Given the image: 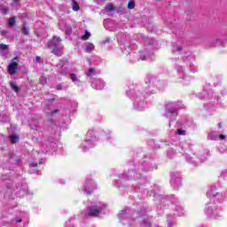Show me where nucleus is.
I'll list each match as a JSON object with an SVG mask.
<instances>
[{
  "instance_id": "2",
  "label": "nucleus",
  "mask_w": 227,
  "mask_h": 227,
  "mask_svg": "<svg viewBox=\"0 0 227 227\" xmlns=\"http://www.w3.org/2000/svg\"><path fill=\"white\" fill-rule=\"evenodd\" d=\"M48 48L51 49V52L55 54V56H61V50L63 49L61 38L54 36L53 39L48 43Z\"/></svg>"
},
{
  "instance_id": "42",
  "label": "nucleus",
  "mask_w": 227,
  "mask_h": 227,
  "mask_svg": "<svg viewBox=\"0 0 227 227\" xmlns=\"http://www.w3.org/2000/svg\"><path fill=\"white\" fill-rule=\"evenodd\" d=\"M35 59H36V61H39L40 57H36Z\"/></svg>"
},
{
  "instance_id": "19",
  "label": "nucleus",
  "mask_w": 227,
  "mask_h": 227,
  "mask_svg": "<svg viewBox=\"0 0 227 227\" xmlns=\"http://www.w3.org/2000/svg\"><path fill=\"white\" fill-rule=\"evenodd\" d=\"M11 143H19V136L16 134H12L10 136Z\"/></svg>"
},
{
  "instance_id": "5",
  "label": "nucleus",
  "mask_w": 227,
  "mask_h": 227,
  "mask_svg": "<svg viewBox=\"0 0 227 227\" xmlns=\"http://www.w3.org/2000/svg\"><path fill=\"white\" fill-rule=\"evenodd\" d=\"M118 217L124 227H132V220L129 217V215H127V211L121 210Z\"/></svg>"
},
{
  "instance_id": "35",
  "label": "nucleus",
  "mask_w": 227,
  "mask_h": 227,
  "mask_svg": "<svg viewBox=\"0 0 227 227\" xmlns=\"http://www.w3.org/2000/svg\"><path fill=\"white\" fill-rule=\"evenodd\" d=\"M36 166H38V163H36V162H33V163L29 164L30 168H36Z\"/></svg>"
},
{
  "instance_id": "31",
  "label": "nucleus",
  "mask_w": 227,
  "mask_h": 227,
  "mask_svg": "<svg viewBox=\"0 0 227 227\" xmlns=\"http://www.w3.org/2000/svg\"><path fill=\"white\" fill-rule=\"evenodd\" d=\"M0 11H1L3 13L6 14V13H8V7H6V6H2V7H0Z\"/></svg>"
},
{
  "instance_id": "27",
  "label": "nucleus",
  "mask_w": 227,
  "mask_h": 227,
  "mask_svg": "<svg viewBox=\"0 0 227 227\" xmlns=\"http://www.w3.org/2000/svg\"><path fill=\"white\" fill-rule=\"evenodd\" d=\"M15 20H16L15 17H12V18H11V19L9 20V26H10L11 27H13V26H15Z\"/></svg>"
},
{
  "instance_id": "28",
  "label": "nucleus",
  "mask_w": 227,
  "mask_h": 227,
  "mask_svg": "<svg viewBox=\"0 0 227 227\" xmlns=\"http://www.w3.org/2000/svg\"><path fill=\"white\" fill-rule=\"evenodd\" d=\"M88 77H93L95 75V70L93 68H90L87 73Z\"/></svg>"
},
{
  "instance_id": "39",
  "label": "nucleus",
  "mask_w": 227,
  "mask_h": 227,
  "mask_svg": "<svg viewBox=\"0 0 227 227\" xmlns=\"http://www.w3.org/2000/svg\"><path fill=\"white\" fill-rule=\"evenodd\" d=\"M58 90H63V87L61 86V85H59V86H57V88H56Z\"/></svg>"
},
{
  "instance_id": "26",
  "label": "nucleus",
  "mask_w": 227,
  "mask_h": 227,
  "mask_svg": "<svg viewBox=\"0 0 227 227\" xmlns=\"http://www.w3.org/2000/svg\"><path fill=\"white\" fill-rule=\"evenodd\" d=\"M71 80L73 82H80L79 78H77V74H71Z\"/></svg>"
},
{
  "instance_id": "30",
  "label": "nucleus",
  "mask_w": 227,
  "mask_h": 227,
  "mask_svg": "<svg viewBox=\"0 0 227 227\" xmlns=\"http://www.w3.org/2000/svg\"><path fill=\"white\" fill-rule=\"evenodd\" d=\"M176 134H178V136H185L186 132L184 129H177Z\"/></svg>"
},
{
  "instance_id": "13",
  "label": "nucleus",
  "mask_w": 227,
  "mask_h": 227,
  "mask_svg": "<svg viewBox=\"0 0 227 227\" xmlns=\"http://www.w3.org/2000/svg\"><path fill=\"white\" fill-rule=\"evenodd\" d=\"M134 109H136L137 111H145V102L138 101L135 104Z\"/></svg>"
},
{
  "instance_id": "33",
  "label": "nucleus",
  "mask_w": 227,
  "mask_h": 227,
  "mask_svg": "<svg viewBox=\"0 0 227 227\" xmlns=\"http://www.w3.org/2000/svg\"><path fill=\"white\" fill-rule=\"evenodd\" d=\"M8 49V46L6 44L1 43L0 44V51H6Z\"/></svg>"
},
{
  "instance_id": "29",
  "label": "nucleus",
  "mask_w": 227,
  "mask_h": 227,
  "mask_svg": "<svg viewBox=\"0 0 227 227\" xmlns=\"http://www.w3.org/2000/svg\"><path fill=\"white\" fill-rule=\"evenodd\" d=\"M40 84H47V77L42 76L39 80Z\"/></svg>"
},
{
  "instance_id": "37",
  "label": "nucleus",
  "mask_w": 227,
  "mask_h": 227,
  "mask_svg": "<svg viewBox=\"0 0 227 227\" xmlns=\"http://www.w3.org/2000/svg\"><path fill=\"white\" fill-rule=\"evenodd\" d=\"M142 227H150V223H146V222H143Z\"/></svg>"
},
{
  "instance_id": "34",
  "label": "nucleus",
  "mask_w": 227,
  "mask_h": 227,
  "mask_svg": "<svg viewBox=\"0 0 227 227\" xmlns=\"http://www.w3.org/2000/svg\"><path fill=\"white\" fill-rule=\"evenodd\" d=\"M175 51H182V47L181 46L174 47L173 51L175 52Z\"/></svg>"
},
{
  "instance_id": "43",
  "label": "nucleus",
  "mask_w": 227,
  "mask_h": 227,
  "mask_svg": "<svg viewBox=\"0 0 227 227\" xmlns=\"http://www.w3.org/2000/svg\"><path fill=\"white\" fill-rule=\"evenodd\" d=\"M13 1V3H18L19 2V0H12Z\"/></svg>"
},
{
  "instance_id": "32",
  "label": "nucleus",
  "mask_w": 227,
  "mask_h": 227,
  "mask_svg": "<svg viewBox=\"0 0 227 227\" xmlns=\"http://www.w3.org/2000/svg\"><path fill=\"white\" fill-rule=\"evenodd\" d=\"M147 56H148V52L145 51L144 54L140 55V59H142V61H145V59H146Z\"/></svg>"
},
{
  "instance_id": "7",
  "label": "nucleus",
  "mask_w": 227,
  "mask_h": 227,
  "mask_svg": "<svg viewBox=\"0 0 227 227\" xmlns=\"http://www.w3.org/2000/svg\"><path fill=\"white\" fill-rule=\"evenodd\" d=\"M59 29H61V31H65L67 35H70V33H72V27L68 25V23L65 20H61L59 22Z\"/></svg>"
},
{
  "instance_id": "10",
  "label": "nucleus",
  "mask_w": 227,
  "mask_h": 227,
  "mask_svg": "<svg viewBox=\"0 0 227 227\" xmlns=\"http://www.w3.org/2000/svg\"><path fill=\"white\" fill-rule=\"evenodd\" d=\"M8 162L12 166H19L20 164V158L15 156V154H10Z\"/></svg>"
},
{
  "instance_id": "11",
  "label": "nucleus",
  "mask_w": 227,
  "mask_h": 227,
  "mask_svg": "<svg viewBox=\"0 0 227 227\" xmlns=\"http://www.w3.org/2000/svg\"><path fill=\"white\" fill-rule=\"evenodd\" d=\"M17 62H11L8 66V72L11 75H15L17 74Z\"/></svg>"
},
{
  "instance_id": "25",
  "label": "nucleus",
  "mask_w": 227,
  "mask_h": 227,
  "mask_svg": "<svg viewBox=\"0 0 227 227\" xmlns=\"http://www.w3.org/2000/svg\"><path fill=\"white\" fill-rule=\"evenodd\" d=\"M74 12H79V4L75 3V0H72Z\"/></svg>"
},
{
  "instance_id": "36",
  "label": "nucleus",
  "mask_w": 227,
  "mask_h": 227,
  "mask_svg": "<svg viewBox=\"0 0 227 227\" xmlns=\"http://www.w3.org/2000/svg\"><path fill=\"white\" fill-rule=\"evenodd\" d=\"M56 113H59V110L55 109V110L51 111L50 114H51V116H52V114H56Z\"/></svg>"
},
{
  "instance_id": "23",
  "label": "nucleus",
  "mask_w": 227,
  "mask_h": 227,
  "mask_svg": "<svg viewBox=\"0 0 227 227\" xmlns=\"http://www.w3.org/2000/svg\"><path fill=\"white\" fill-rule=\"evenodd\" d=\"M22 33L23 35H29V27L27 25H26V23L23 25Z\"/></svg>"
},
{
  "instance_id": "22",
  "label": "nucleus",
  "mask_w": 227,
  "mask_h": 227,
  "mask_svg": "<svg viewBox=\"0 0 227 227\" xmlns=\"http://www.w3.org/2000/svg\"><path fill=\"white\" fill-rule=\"evenodd\" d=\"M134 8H136V3L134 2V0H130L128 3V9L129 10H134Z\"/></svg>"
},
{
  "instance_id": "14",
  "label": "nucleus",
  "mask_w": 227,
  "mask_h": 227,
  "mask_svg": "<svg viewBox=\"0 0 227 227\" xmlns=\"http://www.w3.org/2000/svg\"><path fill=\"white\" fill-rule=\"evenodd\" d=\"M219 194L217 192H215V188L211 189L209 192H207V198H215Z\"/></svg>"
},
{
  "instance_id": "40",
  "label": "nucleus",
  "mask_w": 227,
  "mask_h": 227,
  "mask_svg": "<svg viewBox=\"0 0 227 227\" xmlns=\"http://www.w3.org/2000/svg\"><path fill=\"white\" fill-rule=\"evenodd\" d=\"M218 128L223 129V123L219 122L218 123Z\"/></svg>"
},
{
  "instance_id": "6",
  "label": "nucleus",
  "mask_w": 227,
  "mask_h": 227,
  "mask_svg": "<svg viewBox=\"0 0 227 227\" xmlns=\"http://www.w3.org/2000/svg\"><path fill=\"white\" fill-rule=\"evenodd\" d=\"M95 189H97V184H95V182L89 180L85 184L83 192H85V194H91L93 191H95Z\"/></svg>"
},
{
  "instance_id": "9",
  "label": "nucleus",
  "mask_w": 227,
  "mask_h": 227,
  "mask_svg": "<svg viewBox=\"0 0 227 227\" xmlns=\"http://www.w3.org/2000/svg\"><path fill=\"white\" fill-rule=\"evenodd\" d=\"M106 82L102 79H97L92 82V88H94L95 90H104Z\"/></svg>"
},
{
  "instance_id": "38",
  "label": "nucleus",
  "mask_w": 227,
  "mask_h": 227,
  "mask_svg": "<svg viewBox=\"0 0 227 227\" xmlns=\"http://www.w3.org/2000/svg\"><path fill=\"white\" fill-rule=\"evenodd\" d=\"M219 139H226V136L224 135H218Z\"/></svg>"
},
{
  "instance_id": "12",
  "label": "nucleus",
  "mask_w": 227,
  "mask_h": 227,
  "mask_svg": "<svg viewBox=\"0 0 227 227\" xmlns=\"http://www.w3.org/2000/svg\"><path fill=\"white\" fill-rule=\"evenodd\" d=\"M207 139L210 141H217V139H219V132L211 131L207 136Z\"/></svg>"
},
{
  "instance_id": "8",
  "label": "nucleus",
  "mask_w": 227,
  "mask_h": 227,
  "mask_svg": "<svg viewBox=\"0 0 227 227\" xmlns=\"http://www.w3.org/2000/svg\"><path fill=\"white\" fill-rule=\"evenodd\" d=\"M182 182V179L180 177V174L178 173H173L171 175V181L170 184L173 185V187H178Z\"/></svg>"
},
{
  "instance_id": "20",
  "label": "nucleus",
  "mask_w": 227,
  "mask_h": 227,
  "mask_svg": "<svg viewBox=\"0 0 227 227\" xmlns=\"http://www.w3.org/2000/svg\"><path fill=\"white\" fill-rule=\"evenodd\" d=\"M10 86H11L12 90H13V91H16V93H18L19 86L17 85L16 82H11Z\"/></svg>"
},
{
  "instance_id": "4",
  "label": "nucleus",
  "mask_w": 227,
  "mask_h": 227,
  "mask_svg": "<svg viewBox=\"0 0 227 227\" xmlns=\"http://www.w3.org/2000/svg\"><path fill=\"white\" fill-rule=\"evenodd\" d=\"M97 143V137L93 131H88L86 139L81 143L80 150L86 152L89 146H93Z\"/></svg>"
},
{
  "instance_id": "15",
  "label": "nucleus",
  "mask_w": 227,
  "mask_h": 227,
  "mask_svg": "<svg viewBox=\"0 0 227 227\" xmlns=\"http://www.w3.org/2000/svg\"><path fill=\"white\" fill-rule=\"evenodd\" d=\"M167 113L170 114V116H176V107L170 108L169 106H168Z\"/></svg>"
},
{
  "instance_id": "1",
  "label": "nucleus",
  "mask_w": 227,
  "mask_h": 227,
  "mask_svg": "<svg viewBox=\"0 0 227 227\" xmlns=\"http://www.w3.org/2000/svg\"><path fill=\"white\" fill-rule=\"evenodd\" d=\"M204 212L207 219H219L220 217H223V213L216 204L207 205Z\"/></svg>"
},
{
  "instance_id": "41",
  "label": "nucleus",
  "mask_w": 227,
  "mask_h": 227,
  "mask_svg": "<svg viewBox=\"0 0 227 227\" xmlns=\"http://www.w3.org/2000/svg\"><path fill=\"white\" fill-rule=\"evenodd\" d=\"M16 223H22V219H20H20H17V220H16Z\"/></svg>"
},
{
  "instance_id": "18",
  "label": "nucleus",
  "mask_w": 227,
  "mask_h": 227,
  "mask_svg": "<svg viewBox=\"0 0 227 227\" xmlns=\"http://www.w3.org/2000/svg\"><path fill=\"white\" fill-rule=\"evenodd\" d=\"M59 74L62 75H66L67 72H68V68L67 67L66 65H63L59 69Z\"/></svg>"
},
{
  "instance_id": "45",
  "label": "nucleus",
  "mask_w": 227,
  "mask_h": 227,
  "mask_svg": "<svg viewBox=\"0 0 227 227\" xmlns=\"http://www.w3.org/2000/svg\"><path fill=\"white\" fill-rule=\"evenodd\" d=\"M39 164H42V161H39Z\"/></svg>"
},
{
  "instance_id": "21",
  "label": "nucleus",
  "mask_w": 227,
  "mask_h": 227,
  "mask_svg": "<svg viewBox=\"0 0 227 227\" xmlns=\"http://www.w3.org/2000/svg\"><path fill=\"white\" fill-rule=\"evenodd\" d=\"M207 158H208V153H206V154L205 153L200 154V162H205V160H207Z\"/></svg>"
},
{
  "instance_id": "3",
  "label": "nucleus",
  "mask_w": 227,
  "mask_h": 227,
  "mask_svg": "<svg viewBox=\"0 0 227 227\" xmlns=\"http://www.w3.org/2000/svg\"><path fill=\"white\" fill-rule=\"evenodd\" d=\"M107 208V205L103 203H97L95 205H92L91 207H89L87 211L85 212V217H88V215H92L94 217H98L100 214H102V210Z\"/></svg>"
},
{
  "instance_id": "24",
  "label": "nucleus",
  "mask_w": 227,
  "mask_h": 227,
  "mask_svg": "<svg viewBox=\"0 0 227 227\" xmlns=\"http://www.w3.org/2000/svg\"><path fill=\"white\" fill-rule=\"evenodd\" d=\"M90 36H91V33L88 32V30L85 31V35H82V40H89Z\"/></svg>"
},
{
  "instance_id": "17",
  "label": "nucleus",
  "mask_w": 227,
  "mask_h": 227,
  "mask_svg": "<svg viewBox=\"0 0 227 227\" xmlns=\"http://www.w3.org/2000/svg\"><path fill=\"white\" fill-rule=\"evenodd\" d=\"M105 10L106 12H114V10H116V7H114L113 4H108L106 5Z\"/></svg>"
},
{
  "instance_id": "16",
  "label": "nucleus",
  "mask_w": 227,
  "mask_h": 227,
  "mask_svg": "<svg viewBox=\"0 0 227 227\" xmlns=\"http://www.w3.org/2000/svg\"><path fill=\"white\" fill-rule=\"evenodd\" d=\"M95 50V45L91 43H88L85 48L86 52H91V51Z\"/></svg>"
},
{
  "instance_id": "44",
  "label": "nucleus",
  "mask_w": 227,
  "mask_h": 227,
  "mask_svg": "<svg viewBox=\"0 0 227 227\" xmlns=\"http://www.w3.org/2000/svg\"><path fill=\"white\" fill-rule=\"evenodd\" d=\"M110 40H111L110 38H107V39H106V42H110Z\"/></svg>"
}]
</instances>
